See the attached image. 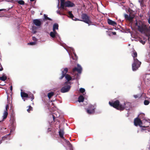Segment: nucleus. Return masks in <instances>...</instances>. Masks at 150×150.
I'll use <instances>...</instances> for the list:
<instances>
[{
  "label": "nucleus",
  "instance_id": "nucleus-1",
  "mask_svg": "<svg viewBox=\"0 0 150 150\" xmlns=\"http://www.w3.org/2000/svg\"><path fill=\"white\" fill-rule=\"evenodd\" d=\"M59 116V115L57 116L56 115V116L54 115H53V120L54 121L55 123V127L57 128L58 127L59 129V131H64L67 130L69 128V127H68L67 123L61 124V125L59 124V122L57 120H55V119L56 117H58Z\"/></svg>",
  "mask_w": 150,
  "mask_h": 150
},
{
  "label": "nucleus",
  "instance_id": "nucleus-2",
  "mask_svg": "<svg viewBox=\"0 0 150 150\" xmlns=\"http://www.w3.org/2000/svg\"><path fill=\"white\" fill-rule=\"evenodd\" d=\"M137 27L138 31L144 34L147 32L150 31V26H149V29L146 25L142 21L139 22Z\"/></svg>",
  "mask_w": 150,
  "mask_h": 150
},
{
  "label": "nucleus",
  "instance_id": "nucleus-3",
  "mask_svg": "<svg viewBox=\"0 0 150 150\" xmlns=\"http://www.w3.org/2000/svg\"><path fill=\"white\" fill-rule=\"evenodd\" d=\"M109 104L112 107H113L117 110H123V107L122 104L120 103V101L118 100H116L114 102H109Z\"/></svg>",
  "mask_w": 150,
  "mask_h": 150
},
{
  "label": "nucleus",
  "instance_id": "nucleus-4",
  "mask_svg": "<svg viewBox=\"0 0 150 150\" xmlns=\"http://www.w3.org/2000/svg\"><path fill=\"white\" fill-rule=\"evenodd\" d=\"M141 64V62H140L137 59H134V62L132 64L133 71H135L137 70L140 67Z\"/></svg>",
  "mask_w": 150,
  "mask_h": 150
},
{
  "label": "nucleus",
  "instance_id": "nucleus-5",
  "mask_svg": "<svg viewBox=\"0 0 150 150\" xmlns=\"http://www.w3.org/2000/svg\"><path fill=\"white\" fill-rule=\"evenodd\" d=\"M81 17L83 20H80V21H83L88 24H90L91 23V22L90 20V17L88 16L86 14H82Z\"/></svg>",
  "mask_w": 150,
  "mask_h": 150
},
{
  "label": "nucleus",
  "instance_id": "nucleus-6",
  "mask_svg": "<svg viewBox=\"0 0 150 150\" xmlns=\"http://www.w3.org/2000/svg\"><path fill=\"white\" fill-rule=\"evenodd\" d=\"M77 67V68L75 67L73 69L71 73L73 75H75L77 74L76 73V71L78 73L80 74L81 72L82 68L81 66L79 64H78Z\"/></svg>",
  "mask_w": 150,
  "mask_h": 150
},
{
  "label": "nucleus",
  "instance_id": "nucleus-7",
  "mask_svg": "<svg viewBox=\"0 0 150 150\" xmlns=\"http://www.w3.org/2000/svg\"><path fill=\"white\" fill-rule=\"evenodd\" d=\"M68 82H66L64 83L65 86L63 87L61 90V92L62 93H64L68 91L71 88V86L67 85Z\"/></svg>",
  "mask_w": 150,
  "mask_h": 150
},
{
  "label": "nucleus",
  "instance_id": "nucleus-8",
  "mask_svg": "<svg viewBox=\"0 0 150 150\" xmlns=\"http://www.w3.org/2000/svg\"><path fill=\"white\" fill-rule=\"evenodd\" d=\"M95 108L94 105H89L88 108L86 110L87 112L89 114H92L94 113L95 112Z\"/></svg>",
  "mask_w": 150,
  "mask_h": 150
},
{
  "label": "nucleus",
  "instance_id": "nucleus-9",
  "mask_svg": "<svg viewBox=\"0 0 150 150\" xmlns=\"http://www.w3.org/2000/svg\"><path fill=\"white\" fill-rule=\"evenodd\" d=\"M134 125L136 126H141L142 123L140 119L137 117L135 118L134 120Z\"/></svg>",
  "mask_w": 150,
  "mask_h": 150
},
{
  "label": "nucleus",
  "instance_id": "nucleus-10",
  "mask_svg": "<svg viewBox=\"0 0 150 150\" xmlns=\"http://www.w3.org/2000/svg\"><path fill=\"white\" fill-rule=\"evenodd\" d=\"M122 105L124 107L123 110L125 109L127 110H129L131 107V104L129 102L124 103L123 104H122Z\"/></svg>",
  "mask_w": 150,
  "mask_h": 150
},
{
  "label": "nucleus",
  "instance_id": "nucleus-11",
  "mask_svg": "<svg viewBox=\"0 0 150 150\" xmlns=\"http://www.w3.org/2000/svg\"><path fill=\"white\" fill-rule=\"evenodd\" d=\"M68 70V69L67 68H65L62 71V76L59 78L60 79H62L66 75Z\"/></svg>",
  "mask_w": 150,
  "mask_h": 150
},
{
  "label": "nucleus",
  "instance_id": "nucleus-12",
  "mask_svg": "<svg viewBox=\"0 0 150 150\" xmlns=\"http://www.w3.org/2000/svg\"><path fill=\"white\" fill-rule=\"evenodd\" d=\"M33 23L37 26H40L42 23L39 19H35L33 20Z\"/></svg>",
  "mask_w": 150,
  "mask_h": 150
},
{
  "label": "nucleus",
  "instance_id": "nucleus-13",
  "mask_svg": "<svg viewBox=\"0 0 150 150\" xmlns=\"http://www.w3.org/2000/svg\"><path fill=\"white\" fill-rule=\"evenodd\" d=\"M74 6V4L70 1H68L65 2V7H72Z\"/></svg>",
  "mask_w": 150,
  "mask_h": 150
},
{
  "label": "nucleus",
  "instance_id": "nucleus-14",
  "mask_svg": "<svg viewBox=\"0 0 150 150\" xmlns=\"http://www.w3.org/2000/svg\"><path fill=\"white\" fill-rule=\"evenodd\" d=\"M124 16L126 20H128L130 21H132L134 17V15L130 16V15H129V16H128L127 14H125Z\"/></svg>",
  "mask_w": 150,
  "mask_h": 150
},
{
  "label": "nucleus",
  "instance_id": "nucleus-15",
  "mask_svg": "<svg viewBox=\"0 0 150 150\" xmlns=\"http://www.w3.org/2000/svg\"><path fill=\"white\" fill-rule=\"evenodd\" d=\"M107 21L108 24L110 25L115 26L117 25V23L116 22L109 19H108Z\"/></svg>",
  "mask_w": 150,
  "mask_h": 150
},
{
  "label": "nucleus",
  "instance_id": "nucleus-16",
  "mask_svg": "<svg viewBox=\"0 0 150 150\" xmlns=\"http://www.w3.org/2000/svg\"><path fill=\"white\" fill-rule=\"evenodd\" d=\"M21 95L22 98H27L28 96V94L24 92H21Z\"/></svg>",
  "mask_w": 150,
  "mask_h": 150
},
{
  "label": "nucleus",
  "instance_id": "nucleus-17",
  "mask_svg": "<svg viewBox=\"0 0 150 150\" xmlns=\"http://www.w3.org/2000/svg\"><path fill=\"white\" fill-rule=\"evenodd\" d=\"M132 55L133 58L134 60V59H137L136 58V57H137V53L135 50H134L133 51V53L132 54Z\"/></svg>",
  "mask_w": 150,
  "mask_h": 150
},
{
  "label": "nucleus",
  "instance_id": "nucleus-18",
  "mask_svg": "<svg viewBox=\"0 0 150 150\" xmlns=\"http://www.w3.org/2000/svg\"><path fill=\"white\" fill-rule=\"evenodd\" d=\"M84 98L82 95H80L78 98V101L79 102H83L84 101Z\"/></svg>",
  "mask_w": 150,
  "mask_h": 150
},
{
  "label": "nucleus",
  "instance_id": "nucleus-19",
  "mask_svg": "<svg viewBox=\"0 0 150 150\" xmlns=\"http://www.w3.org/2000/svg\"><path fill=\"white\" fill-rule=\"evenodd\" d=\"M65 76L66 79L67 80L68 82V81H71L72 79L71 77L68 74H67Z\"/></svg>",
  "mask_w": 150,
  "mask_h": 150
},
{
  "label": "nucleus",
  "instance_id": "nucleus-20",
  "mask_svg": "<svg viewBox=\"0 0 150 150\" xmlns=\"http://www.w3.org/2000/svg\"><path fill=\"white\" fill-rule=\"evenodd\" d=\"M28 98H30L31 101H32L34 99V96L33 94L30 93H28Z\"/></svg>",
  "mask_w": 150,
  "mask_h": 150
},
{
  "label": "nucleus",
  "instance_id": "nucleus-21",
  "mask_svg": "<svg viewBox=\"0 0 150 150\" xmlns=\"http://www.w3.org/2000/svg\"><path fill=\"white\" fill-rule=\"evenodd\" d=\"M8 115V113L7 111H4L3 116V120L6 119V118L7 117Z\"/></svg>",
  "mask_w": 150,
  "mask_h": 150
},
{
  "label": "nucleus",
  "instance_id": "nucleus-22",
  "mask_svg": "<svg viewBox=\"0 0 150 150\" xmlns=\"http://www.w3.org/2000/svg\"><path fill=\"white\" fill-rule=\"evenodd\" d=\"M59 25L57 23H54L53 26V30L58 29Z\"/></svg>",
  "mask_w": 150,
  "mask_h": 150
},
{
  "label": "nucleus",
  "instance_id": "nucleus-23",
  "mask_svg": "<svg viewBox=\"0 0 150 150\" xmlns=\"http://www.w3.org/2000/svg\"><path fill=\"white\" fill-rule=\"evenodd\" d=\"M59 134L61 138L63 140H65V139L63 135L64 134V132H59Z\"/></svg>",
  "mask_w": 150,
  "mask_h": 150
},
{
  "label": "nucleus",
  "instance_id": "nucleus-24",
  "mask_svg": "<svg viewBox=\"0 0 150 150\" xmlns=\"http://www.w3.org/2000/svg\"><path fill=\"white\" fill-rule=\"evenodd\" d=\"M54 93L53 92H51L48 93L47 96L49 99L54 95Z\"/></svg>",
  "mask_w": 150,
  "mask_h": 150
},
{
  "label": "nucleus",
  "instance_id": "nucleus-25",
  "mask_svg": "<svg viewBox=\"0 0 150 150\" xmlns=\"http://www.w3.org/2000/svg\"><path fill=\"white\" fill-rule=\"evenodd\" d=\"M68 16L69 17L71 18H74V16L71 13V11H69L68 12Z\"/></svg>",
  "mask_w": 150,
  "mask_h": 150
},
{
  "label": "nucleus",
  "instance_id": "nucleus-26",
  "mask_svg": "<svg viewBox=\"0 0 150 150\" xmlns=\"http://www.w3.org/2000/svg\"><path fill=\"white\" fill-rule=\"evenodd\" d=\"M65 143L67 144V145L69 146V147H70V148L72 147V145L71 144L70 142L69 141L65 139V140H64Z\"/></svg>",
  "mask_w": 150,
  "mask_h": 150
},
{
  "label": "nucleus",
  "instance_id": "nucleus-27",
  "mask_svg": "<svg viewBox=\"0 0 150 150\" xmlns=\"http://www.w3.org/2000/svg\"><path fill=\"white\" fill-rule=\"evenodd\" d=\"M11 134L9 133L7 134H6L4 136L3 138V139H10L9 136Z\"/></svg>",
  "mask_w": 150,
  "mask_h": 150
},
{
  "label": "nucleus",
  "instance_id": "nucleus-28",
  "mask_svg": "<svg viewBox=\"0 0 150 150\" xmlns=\"http://www.w3.org/2000/svg\"><path fill=\"white\" fill-rule=\"evenodd\" d=\"M7 79V77L6 76H3L2 77H0V80L3 81H4Z\"/></svg>",
  "mask_w": 150,
  "mask_h": 150
},
{
  "label": "nucleus",
  "instance_id": "nucleus-29",
  "mask_svg": "<svg viewBox=\"0 0 150 150\" xmlns=\"http://www.w3.org/2000/svg\"><path fill=\"white\" fill-rule=\"evenodd\" d=\"M57 35L55 34L53 32H50V36L53 38H54Z\"/></svg>",
  "mask_w": 150,
  "mask_h": 150
},
{
  "label": "nucleus",
  "instance_id": "nucleus-30",
  "mask_svg": "<svg viewBox=\"0 0 150 150\" xmlns=\"http://www.w3.org/2000/svg\"><path fill=\"white\" fill-rule=\"evenodd\" d=\"M10 120L11 121V122H12V124L14 125V123L15 122V117H13V118H11Z\"/></svg>",
  "mask_w": 150,
  "mask_h": 150
},
{
  "label": "nucleus",
  "instance_id": "nucleus-31",
  "mask_svg": "<svg viewBox=\"0 0 150 150\" xmlns=\"http://www.w3.org/2000/svg\"><path fill=\"white\" fill-rule=\"evenodd\" d=\"M146 36L148 37V40L150 38V34L149 32H147L145 33H144Z\"/></svg>",
  "mask_w": 150,
  "mask_h": 150
},
{
  "label": "nucleus",
  "instance_id": "nucleus-32",
  "mask_svg": "<svg viewBox=\"0 0 150 150\" xmlns=\"http://www.w3.org/2000/svg\"><path fill=\"white\" fill-rule=\"evenodd\" d=\"M14 125H12L11 127H10V131H13L15 129V127Z\"/></svg>",
  "mask_w": 150,
  "mask_h": 150
},
{
  "label": "nucleus",
  "instance_id": "nucleus-33",
  "mask_svg": "<svg viewBox=\"0 0 150 150\" xmlns=\"http://www.w3.org/2000/svg\"><path fill=\"white\" fill-rule=\"evenodd\" d=\"M18 3L20 5H24L25 4L24 1L22 0L18 1Z\"/></svg>",
  "mask_w": 150,
  "mask_h": 150
},
{
  "label": "nucleus",
  "instance_id": "nucleus-34",
  "mask_svg": "<svg viewBox=\"0 0 150 150\" xmlns=\"http://www.w3.org/2000/svg\"><path fill=\"white\" fill-rule=\"evenodd\" d=\"M44 18H45V19L48 20L50 21H52V19L50 18H49L46 15L44 14Z\"/></svg>",
  "mask_w": 150,
  "mask_h": 150
},
{
  "label": "nucleus",
  "instance_id": "nucleus-35",
  "mask_svg": "<svg viewBox=\"0 0 150 150\" xmlns=\"http://www.w3.org/2000/svg\"><path fill=\"white\" fill-rule=\"evenodd\" d=\"M33 110V108L31 106H29L28 107V109H27V111L28 112H30L31 110Z\"/></svg>",
  "mask_w": 150,
  "mask_h": 150
},
{
  "label": "nucleus",
  "instance_id": "nucleus-36",
  "mask_svg": "<svg viewBox=\"0 0 150 150\" xmlns=\"http://www.w3.org/2000/svg\"><path fill=\"white\" fill-rule=\"evenodd\" d=\"M65 6V3H61L60 7L62 9H64V7Z\"/></svg>",
  "mask_w": 150,
  "mask_h": 150
},
{
  "label": "nucleus",
  "instance_id": "nucleus-37",
  "mask_svg": "<svg viewBox=\"0 0 150 150\" xmlns=\"http://www.w3.org/2000/svg\"><path fill=\"white\" fill-rule=\"evenodd\" d=\"M149 103V101L148 100H145L144 101V104L145 105H148Z\"/></svg>",
  "mask_w": 150,
  "mask_h": 150
},
{
  "label": "nucleus",
  "instance_id": "nucleus-38",
  "mask_svg": "<svg viewBox=\"0 0 150 150\" xmlns=\"http://www.w3.org/2000/svg\"><path fill=\"white\" fill-rule=\"evenodd\" d=\"M79 91L81 93H83L85 91V89L83 88H81L80 89Z\"/></svg>",
  "mask_w": 150,
  "mask_h": 150
},
{
  "label": "nucleus",
  "instance_id": "nucleus-39",
  "mask_svg": "<svg viewBox=\"0 0 150 150\" xmlns=\"http://www.w3.org/2000/svg\"><path fill=\"white\" fill-rule=\"evenodd\" d=\"M36 44V42H32L28 43V45H35Z\"/></svg>",
  "mask_w": 150,
  "mask_h": 150
},
{
  "label": "nucleus",
  "instance_id": "nucleus-40",
  "mask_svg": "<svg viewBox=\"0 0 150 150\" xmlns=\"http://www.w3.org/2000/svg\"><path fill=\"white\" fill-rule=\"evenodd\" d=\"M15 115L13 112H12V113H11V116L10 118H13V117H15Z\"/></svg>",
  "mask_w": 150,
  "mask_h": 150
},
{
  "label": "nucleus",
  "instance_id": "nucleus-41",
  "mask_svg": "<svg viewBox=\"0 0 150 150\" xmlns=\"http://www.w3.org/2000/svg\"><path fill=\"white\" fill-rule=\"evenodd\" d=\"M71 19L73 20H74L75 21H79V20L78 19H77V18H76L74 16V18H71Z\"/></svg>",
  "mask_w": 150,
  "mask_h": 150
},
{
  "label": "nucleus",
  "instance_id": "nucleus-42",
  "mask_svg": "<svg viewBox=\"0 0 150 150\" xmlns=\"http://www.w3.org/2000/svg\"><path fill=\"white\" fill-rule=\"evenodd\" d=\"M144 115H145L143 113H142V114H140L139 115L140 118H142L141 117L142 116V117H143L144 116Z\"/></svg>",
  "mask_w": 150,
  "mask_h": 150
},
{
  "label": "nucleus",
  "instance_id": "nucleus-43",
  "mask_svg": "<svg viewBox=\"0 0 150 150\" xmlns=\"http://www.w3.org/2000/svg\"><path fill=\"white\" fill-rule=\"evenodd\" d=\"M9 108V106L8 105H7L6 107V110H4V111H7L8 109Z\"/></svg>",
  "mask_w": 150,
  "mask_h": 150
},
{
  "label": "nucleus",
  "instance_id": "nucleus-44",
  "mask_svg": "<svg viewBox=\"0 0 150 150\" xmlns=\"http://www.w3.org/2000/svg\"><path fill=\"white\" fill-rule=\"evenodd\" d=\"M55 30H56L55 29H54V30H53V31L52 32H53L55 34L57 35L58 34V33Z\"/></svg>",
  "mask_w": 150,
  "mask_h": 150
},
{
  "label": "nucleus",
  "instance_id": "nucleus-45",
  "mask_svg": "<svg viewBox=\"0 0 150 150\" xmlns=\"http://www.w3.org/2000/svg\"><path fill=\"white\" fill-rule=\"evenodd\" d=\"M140 5H141V6H142V7H143L144 6V1L142 2H140Z\"/></svg>",
  "mask_w": 150,
  "mask_h": 150
},
{
  "label": "nucleus",
  "instance_id": "nucleus-46",
  "mask_svg": "<svg viewBox=\"0 0 150 150\" xmlns=\"http://www.w3.org/2000/svg\"><path fill=\"white\" fill-rule=\"evenodd\" d=\"M3 70V68L2 66V65L0 64V71H2Z\"/></svg>",
  "mask_w": 150,
  "mask_h": 150
},
{
  "label": "nucleus",
  "instance_id": "nucleus-47",
  "mask_svg": "<svg viewBox=\"0 0 150 150\" xmlns=\"http://www.w3.org/2000/svg\"><path fill=\"white\" fill-rule=\"evenodd\" d=\"M33 40L35 41H37V38L34 37H33Z\"/></svg>",
  "mask_w": 150,
  "mask_h": 150
},
{
  "label": "nucleus",
  "instance_id": "nucleus-48",
  "mask_svg": "<svg viewBox=\"0 0 150 150\" xmlns=\"http://www.w3.org/2000/svg\"><path fill=\"white\" fill-rule=\"evenodd\" d=\"M64 1L65 0H60L61 2V3H65Z\"/></svg>",
  "mask_w": 150,
  "mask_h": 150
},
{
  "label": "nucleus",
  "instance_id": "nucleus-49",
  "mask_svg": "<svg viewBox=\"0 0 150 150\" xmlns=\"http://www.w3.org/2000/svg\"><path fill=\"white\" fill-rule=\"evenodd\" d=\"M6 10L5 9H0V11H6Z\"/></svg>",
  "mask_w": 150,
  "mask_h": 150
},
{
  "label": "nucleus",
  "instance_id": "nucleus-50",
  "mask_svg": "<svg viewBox=\"0 0 150 150\" xmlns=\"http://www.w3.org/2000/svg\"><path fill=\"white\" fill-rule=\"evenodd\" d=\"M140 42L142 43V44H144L145 43V42H144L143 41H142V40H141Z\"/></svg>",
  "mask_w": 150,
  "mask_h": 150
},
{
  "label": "nucleus",
  "instance_id": "nucleus-51",
  "mask_svg": "<svg viewBox=\"0 0 150 150\" xmlns=\"http://www.w3.org/2000/svg\"><path fill=\"white\" fill-rule=\"evenodd\" d=\"M134 97L135 98H138V96H137V95H134Z\"/></svg>",
  "mask_w": 150,
  "mask_h": 150
},
{
  "label": "nucleus",
  "instance_id": "nucleus-52",
  "mask_svg": "<svg viewBox=\"0 0 150 150\" xmlns=\"http://www.w3.org/2000/svg\"><path fill=\"white\" fill-rule=\"evenodd\" d=\"M148 22L149 24H150V17H149L148 19Z\"/></svg>",
  "mask_w": 150,
  "mask_h": 150
},
{
  "label": "nucleus",
  "instance_id": "nucleus-53",
  "mask_svg": "<svg viewBox=\"0 0 150 150\" xmlns=\"http://www.w3.org/2000/svg\"><path fill=\"white\" fill-rule=\"evenodd\" d=\"M10 90L12 91V89H13V88H12V86H11L10 87Z\"/></svg>",
  "mask_w": 150,
  "mask_h": 150
},
{
  "label": "nucleus",
  "instance_id": "nucleus-54",
  "mask_svg": "<svg viewBox=\"0 0 150 150\" xmlns=\"http://www.w3.org/2000/svg\"><path fill=\"white\" fill-rule=\"evenodd\" d=\"M112 34L114 35H116V33L115 32H112Z\"/></svg>",
  "mask_w": 150,
  "mask_h": 150
},
{
  "label": "nucleus",
  "instance_id": "nucleus-55",
  "mask_svg": "<svg viewBox=\"0 0 150 150\" xmlns=\"http://www.w3.org/2000/svg\"><path fill=\"white\" fill-rule=\"evenodd\" d=\"M148 126H146V127L145 126H143V128H142V129L144 130L145 129H144V128H145L146 127H148Z\"/></svg>",
  "mask_w": 150,
  "mask_h": 150
},
{
  "label": "nucleus",
  "instance_id": "nucleus-56",
  "mask_svg": "<svg viewBox=\"0 0 150 150\" xmlns=\"http://www.w3.org/2000/svg\"><path fill=\"white\" fill-rule=\"evenodd\" d=\"M139 24V23H138L137 22H136V23H135V25L136 26H137V25H138Z\"/></svg>",
  "mask_w": 150,
  "mask_h": 150
},
{
  "label": "nucleus",
  "instance_id": "nucleus-57",
  "mask_svg": "<svg viewBox=\"0 0 150 150\" xmlns=\"http://www.w3.org/2000/svg\"><path fill=\"white\" fill-rule=\"evenodd\" d=\"M139 2L144 1V0H139Z\"/></svg>",
  "mask_w": 150,
  "mask_h": 150
},
{
  "label": "nucleus",
  "instance_id": "nucleus-58",
  "mask_svg": "<svg viewBox=\"0 0 150 150\" xmlns=\"http://www.w3.org/2000/svg\"><path fill=\"white\" fill-rule=\"evenodd\" d=\"M70 150H73V149L72 148H70Z\"/></svg>",
  "mask_w": 150,
  "mask_h": 150
},
{
  "label": "nucleus",
  "instance_id": "nucleus-59",
  "mask_svg": "<svg viewBox=\"0 0 150 150\" xmlns=\"http://www.w3.org/2000/svg\"><path fill=\"white\" fill-rule=\"evenodd\" d=\"M35 0H30V1H34Z\"/></svg>",
  "mask_w": 150,
  "mask_h": 150
},
{
  "label": "nucleus",
  "instance_id": "nucleus-60",
  "mask_svg": "<svg viewBox=\"0 0 150 150\" xmlns=\"http://www.w3.org/2000/svg\"><path fill=\"white\" fill-rule=\"evenodd\" d=\"M74 54L75 56L76 57V54Z\"/></svg>",
  "mask_w": 150,
  "mask_h": 150
},
{
  "label": "nucleus",
  "instance_id": "nucleus-61",
  "mask_svg": "<svg viewBox=\"0 0 150 150\" xmlns=\"http://www.w3.org/2000/svg\"><path fill=\"white\" fill-rule=\"evenodd\" d=\"M58 13L59 14H60V12L59 11V12H58Z\"/></svg>",
  "mask_w": 150,
  "mask_h": 150
},
{
  "label": "nucleus",
  "instance_id": "nucleus-62",
  "mask_svg": "<svg viewBox=\"0 0 150 150\" xmlns=\"http://www.w3.org/2000/svg\"><path fill=\"white\" fill-rule=\"evenodd\" d=\"M3 0H0V2L2 1H3Z\"/></svg>",
  "mask_w": 150,
  "mask_h": 150
},
{
  "label": "nucleus",
  "instance_id": "nucleus-63",
  "mask_svg": "<svg viewBox=\"0 0 150 150\" xmlns=\"http://www.w3.org/2000/svg\"><path fill=\"white\" fill-rule=\"evenodd\" d=\"M48 131L49 132L51 131V130H49Z\"/></svg>",
  "mask_w": 150,
  "mask_h": 150
},
{
  "label": "nucleus",
  "instance_id": "nucleus-64",
  "mask_svg": "<svg viewBox=\"0 0 150 150\" xmlns=\"http://www.w3.org/2000/svg\"><path fill=\"white\" fill-rule=\"evenodd\" d=\"M1 122V121H0V122Z\"/></svg>",
  "mask_w": 150,
  "mask_h": 150
}]
</instances>
